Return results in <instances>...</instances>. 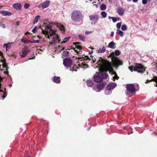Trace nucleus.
I'll list each match as a JSON object with an SVG mask.
<instances>
[{"label":"nucleus","mask_w":157,"mask_h":157,"mask_svg":"<svg viewBox=\"0 0 157 157\" xmlns=\"http://www.w3.org/2000/svg\"><path fill=\"white\" fill-rule=\"evenodd\" d=\"M148 1H149V2H150L151 1V0H148Z\"/></svg>","instance_id":"nucleus-55"},{"label":"nucleus","mask_w":157,"mask_h":157,"mask_svg":"<svg viewBox=\"0 0 157 157\" xmlns=\"http://www.w3.org/2000/svg\"><path fill=\"white\" fill-rule=\"evenodd\" d=\"M4 90H5H5H6V88H4Z\"/></svg>","instance_id":"nucleus-58"},{"label":"nucleus","mask_w":157,"mask_h":157,"mask_svg":"<svg viewBox=\"0 0 157 157\" xmlns=\"http://www.w3.org/2000/svg\"><path fill=\"white\" fill-rule=\"evenodd\" d=\"M126 89L130 93H132L136 90L134 85L132 84L126 85Z\"/></svg>","instance_id":"nucleus-8"},{"label":"nucleus","mask_w":157,"mask_h":157,"mask_svg":"<svg viewBox=\"0 0 157 157\" xmlns=\"http://www.w3.org/2000/svg\"><path fill=\"white\" fill-rule=\"evenodd\" d=\"M100 1V0H98V1Z\"/></svg>","instance_id":"nucleus-62"},{"label":"nucleus","mask_w":157,"mask_h":157,"mask_svg":"<svg viewBox=\"0 0 157 157\" xmlns=\"http://www.w3.org/2000/svg\"><path fill=\"white\" fill-rule=\"evenodd\" d=\"M60 47V46L59 45V46H58V47L59 48V47Z\"/></svg>","instance_id":"nucleus-59"},{"label":"nucleus","mask_w":157,"mask_h":157,"mask_svg":"<svg viewBox=\"0 0 157 157\" xmlns=\"http://www.w3.org/2000/svg\"><path fill=\"white\" fill-rule=\"evenodd\" d=\"M37 27H35L32 30V31L33 32L35 33L37 29Z\"/></svg>","instance_id":"nucleus-42"},{"label":"nucleus","mask_w":157,"mask_h":157,"mask_svg":"<svg viewBox=\"0 0 157 157\" xmlns=\"http://www.w3.org/2000/svg\"><path fill=\"white\" fill-rule=\"evenodd\" d=\"M29 4L27 3H25L24 5V7L25 9H28L29 6Z\"/></svg>","instance_id":"nucleus-37"},{"label":"nucleus","mask_w":157,"mask_h":157,"mask_svg":"<svg viewBox=\"0 0 157 157\" xmlns=\"http://www.w3.org/2000/svg\"><path fill=\"white\" fill-rule=\"evenodd\" d=\"M29 33V32H27L25 33V35H27Z\"/></svg>","instance_id":"nucleus-49"},{"label":"nucleus","mask_w":157,"mask_h":157,"mask_svg":"<svg viewBox=\"0 0 157 157\" xmlns=\"http://www.w3.org/2000/svg\"><path fill=\"white\" fill-rule=\"evenodd\" d=\"M35 56H33L32 58H29V59H34L35 58Z\"/></svg>","instance_id":"nucleus-46"},{"label":"nucleus","mask_w":157,"mask_h":157,"mask_svg":"<svg viewBox=\"0 0 157 157\" xmlns=\"http://www.w3.org/2000/svg\"><path fill=\"white\" fill-rule=\"evenodd\" d=\"M72 63V60L70 58H66L63 60V64L67 67H70Z\"/></svg>","instance_id":"nucleus-9"},{"label":"nucleus","mask_w":157,"mask_h":157,"mask_svg":"<svg viewBox=\"0 0 157 157\" xmlns=\"http://www.w3.org/2000/svg\"><path fill=\"white\" fill-rule=\"evenodd\" d=\"M95 3V2H94L93 3H93Z\"/></svg>","instance_id":"nucleus-57"},{"label":"nucleus","mask_w":157,"mask_h":157,"mask_svg":"<svg viewBox=\"0 0 157 157\" xmlns=\"http://www.w3.org/2000/svg\"><path fill=\"white\" fill-rule=\"evenodd\" d=\"M4 73H6L7 74V75H8V74H9V72H8V71H6V72H4Z\"/></svg>","instance_id":"nucleus-48"},{"label":"nucleus","mask_w":157,"mask_h":157,"mask_svg":"<svg viewBox=\"0 0 157 157\" xmlns=\"http://www.w3.org/2000/svg\"><path fill=\"white\" fill-rule=\"evenodd\" d=\"M95 3V2H94L93 3H93Z\"/></svg>","instance_id":"nucleus-56"},{"label":"nucleus","mask_w":157,"mask_h":157,"mask_svg":"<svg viewBox=\"0 0 157 157\" xmlns=\"http://www.w3.org/2000/svg\"><path fill=\"white\" fill-rule=\"evenodd\" d=\"M56 25L57 27L59 29L62 31L63 33L65 32V30L64 26L60 23H57Z\"/></svg>","instance_id":"nucleus-16"},{"label":"nucleus","mask_w":157,"mask_h":157,"mask_svg":"<svg viewBox=\"0 0 157 157\" xmlns=\"http://www.w3.org/2000/svg\"><path fill=\"white\" fill-rule=\"evenodd\" d=\"M147 74H148V72H147Z\"/></svg>","instance_id":"nucleus-60"},{"label":"nucleus","mask_w":157,"mask_h":157,"mask_svg":"<svg viewBox=\"0 0 157 157\" xmlns=\"http://www.w3.org/2000/svg\"><path fill=\"white\" fill-rule=\"evenodd\" d=\"M111 17L112 18V21L113 22H115L117 20L116 18L113 17H109V18Z\"/></svg>","instance_id":"nucleus-38"},{"label":"nucleus","mask_w":157,"mask_h":157,"mask_svg":"<svg viewBox=\"0 0 157 157\" xmlns=\"http://www.w3.org/2000/svg\"><path fill=\"white\" fill-rule=\"evenodd\" d=\"M106 8L105 5L104 4H102L100 6V9L101 10H105Z\"/></svg>","instance_id":"nucleus-29"},{"label":"nucleus","mask_w":157,"mask_h":157,"mask_svg":"<svg viewBox=\"0 0 157 157\" xmlns=\"http://www.w3.org/2000/svg\"><path fill=\"white\" fill-rule=\"evenodd\" d=\"M129 0V1H131V0Z\"/></svg>","instance_id":"nucleus-61"},{"label":"nucleus","mask_w":157,"mask_h":157,"mask_svg":"<svg viewBox=\"0 0 157 157\" xmlns=\"http://www.w3.org/2000/svg\"><path fill=\"white\" fill-rule=\"evenodd\" d=\"M117 12L119 15L122 16L124 13L125 10L123 8L119 7L117 10Z\"/></svg>","instance_id":"nucleus-15"},{"label":"nucleus","mask_w":157,"mask_h":157,"mask_svg":"<svg viewBox=\"0 0 157 157\" xmlns=\"http://www.w3.org/2000/svg\"><path fill=\"white\" fill-rule=\"evenodd\" d=\"M95 61H96V59H95L94 60H93V63H95Z\"/></svg>","instance_id":"nucleus-51"},{"label":"nucleus","mask_w":157,"mask_h":157,"mask_svg":"<svg viewBox=\"0 0 157 157\" xmlns=\"http://www.w3.org/2000/svg\"><path fill=\"white\" fill-rule=\"evenodd\" d=\"M64 56H67L69 55V52L68 51H65L63 52Z\"/></svg>","instance_id":"nucleus-39"},{"label":"nucleus","mask_w":157,"mask_h":157,"mask_svg":"<svg viewBox=\"0 0 157 157\" xmlns=\"http://www.w3.org/2000/svg\"><path fill=\"white\" fill-rule=\"evenodd\" d=\"M21 41L23 42L24 43H27L29 42H30L31 41L28 40L26 39H25L22 38L21 40Z\"/></svg>","instance_id":"nucleus-31"},{"label":"nucleus","mask_w":157,"mask_h":157,"mask_svg":"<svg viewBox=\"0 0 157 157\" xmlns=\"http://www.w3.org/2000/svg\"><path fill=\"white\" fill-rule=\"evenodd\" d=\"M64 49V47H62V49H61V50H60V51H61V50H63Z\"/></svg>","instance_id":"nucleus-50"},{"label":"nucleus","mask_w":157,"mask_h":157,"mask_svg":"<svg viewBox=\"0 0 157 157\" xmlns=\"http://www.w3.org/2000/svg\"><path fill=\"white\" fill-rule=\"evenodd\" d=\"M90 20L91 21L92 24H94L98 20V16L97 15H91L89 16Z\"/></svg>","instance_id":"nucleus-7"},{"label":"nucleus","mask_w":157,"mask_h":157,"mask_svg":"<svg viewBox=\"0 0 157 157\" xmlns=\"http://www.w3.org/2000/svg\"><path fill=\"white\" fill-rule=\"evenodd\" d=\"M78 68V67H77V66L76 65H74L72 68L71 69V71H77V70H75V69L76 68Z\"/></svg>","instance_id":"nucleus-35"},{"label":"nucleus","mask_w":157,"mask_h":157,"mask_svg":"<svg viewBox=\"0 0 157 157\" xmlns=\"http://www.w3.org/2000/svg\"><path fill=\"white\" fill-rule=\"evenodd\" d=\"M115 45V43L113 41H111L109 43L108 47L110 48H113Z\"/></svg>","instance_id":"nucleus-26"},{"label":"nucleus","mask_w":157,"mask_h":157,"mask_svg":"<svg viewBox=\"0 0 157 157\" xmlns=\"http://www.w3.org/2000/svg\"><path fill=\"white\" fill-rule=\"evenodd\" d=\"M45 26V30L42 29V33L46 35H47V37L50 39H52V43L53 44L56 43H59L60 40L59 39V37L57 34H55V32L52 29V26L50 24H44Z\"/></svg>","instance_id":"nucleus-2"},{"label":"nucleus","mask_w":157,"mask_h":157,"mask_svg":"<svg viewBox=\"0 0 157 157\" xmlns=\"http://www.w3.org/2000/svg\"><path fill=\"white\" fill-rule=\"evenodd\" d=\"M100 66L99 68V72H97L94 76V80L97 83H101L103 79H106L108 77V74L105 72L104 65L102 63V58H101L97 63Z\"/></svg>","instance_id":"nucleus-1"},{"label":"nucleus","mask_w":157,"mask_h":157,"mask_svg":"<svg viewBox=\"0 0 157 157\" xmlns=\"http://www.w3.org/2000/svg\"><path fill=\"white\" fill-rule=\"evenodd\" d=\"M40 16L38 15H37L35 17L34 21L33 22V24H34L35 23H36L39 20V19Z\"/></svg>","instance_id":"nucleus-25"},{"label":"nucleus","mask_w":157,"mask_h":157,"mask_svg":"<svg viewBox=\"0 0 157 157\" xmlns=\"http://www.w3.org/2000/svg\"><path fill=\"white\" fill-rule=\"evenodd\" d=\"M147 2V0H142V3L143 4L145 5L146 4Z\"/></svg>","instance_id":"nucleus-41"},{"label":"nucleus","mask_w":157,"mask_h":157,"mask_svg":"<svg viewBox=\"0 0 157 157\" xmlns=\"http://www.w3.org/2000/svg\"><path fill=\"white\" fill-rule=\"evenodd\" d=\"M102 63L104 65L105 69V72L107 73L109 71L110 73L114 75H117L116 71H114L112 67V64L106 59L102 58Z\"/></svg>","instance_id":"nucleus-4"},{"label":"nucleus","mask_w":157,"mask_h":157,"mask_svg":"<svg viewBox=\"0 0 157 157\" xmlns=\"http://www.w3.org/2000/svg\"><path fill=\"white\" fill-rule=\"evenodd\" d=\"M73 44L75 45V47L74 49L75 51L77 53H78V52L82 49V47L79 45L81 44L80 42H74Z\"/></svg>","instance_id":"nucleus-10"},{"label":"nucleus","mask_w":157,"mask_h":157,"mask_svg":"<svg viewBox=\"0 0 157 157\" xmlns=\"http://www.w3.org/2000/svg\"><path fill=\"white\" fill-rule=\"evenodd\" d=\"M71 37H68L64 38L62 39V41L61 42V43H65L68 41L69 40Z\"/></svg>","instance_id":"nucleus-22"},{"label":"nucleus","mask_w":157,"mask_h":157,"mask_svg":"<svg viewBox=\"0 0 157 157\" xmlns=\"http://www.w3.org/2000/svg\"><path fill=\"white\" fill-rule=\"evenodd\" d=\"M5 46L6 48V51H7L8 48H10L11 47V44L10 43L6 44L4 45V47Z\"/></svg>","instance_id":"nucleus-24"},{"label":"nucleus","mask_w":157,"mask_h":157,"mask_svg":"<svg viewBox=\"0 0 157 157\" xmlns=\"http://www.w3.org/2000/svg\"><path fill=\"white\" fill-rule=\"evenodd\" d=\"M120 54V52L119 50H116L115 52H112L111 54L112 56V59L113 62L114 67L116 68H118L119 65H121L123 64V62L120 60L118 58L115 56H119Z\"/></svg>","instance_id":"nucleus-3"},{"label":"nucleus","mask_w":157,"mask_h":157,"mask_svg":"<svg viewBox=\"0 0 157 157\" xmlns=\"http://www.w3.org/2000/svg\"><path fill=\"white\" fill-rule=\"evenodd\" d=\"M134 64L135 66H131L128 67L131 72H132L134 71L142 74L146 71V68L141 64L135 63Z\"/></svg>","instance_id":"nucleus-6"},{"label":"nucleus","mask_w":157,"mask_h":157,"mask_svg":"<svg viewBox=\"0 0 157 157\" xmlns=\"http://www.w3.org/2000/svg\"><path fill=\"white\" fill-rule=\"evenodd\" d=\"M16 25H17L18 26L19 25V22L18 21H16Z\"/></svg>","instance_id":"nucleus-45"},{"label":"nucleus","mask_w":157,"mask_h":157,"mask_svg":"<svg viewBox=\"0 0 157 157\" xmlns=\"http://www.w3.org/2000/svg\"><path fill=\"white\" fill-rule=\"evenodd\" d=\"M121 29L123 31H125L127 29V26L125 25H123L122 26Z\"/></svg>","instance_id":"nucleus-33"},{"label":"nucleus","mask_w":157,"mask_h":157,"mask_svg":"<svg viewBox=\"0 0 157 157\" xmlns=\"http://www.w3.org/2000/svg\"><path fill=\"white\" fill-rule=\"evenodd\" d=\"M132 1L134 2H137L138 0H132Z\"/></svg>","instance_id":"nucleus-47"},{"label":"nucleus","mask_w":157,"mask_h":157,"mask_svg":"<svg viewBox=\"0 0 157 157\" xmlns=\"http://www.w3.org/2000/svg\"><path fill=\"white\" fill-rule=\"evenodd\" d=\"M106 51V49L104 46H103L102 48H100L98 50V52L99 53H103L105 52Z\"/></svg>","instance_id":"nucleus-23"},{"label":"nucleus","mask_w":157,"mask_h":157,"mask_svg":"<svg viewBox=\"0 0 157 157\" xmlns=\"http://www.w3.org/2000/svg\"><path fill=\"white\" fill-rule=\"evenodd\" d=\"M117 33L121 37H122L124 35L123 32L121 30L117 29Z\"/></svg>","instance_id":"nucleus-28"},{"label":"nucleus","mask_w":157,"mask_h":157,"mask_svg":"<svg viewBox=\"0 0 157 157\" xmlns=\"http://www.w3.org/2000/svg\"><path fill=\"white\" fill-rule=\"evenodd\" d=\"M95 6H96V7H97V5L96 4L95 5Z\"/></svg>","instance_id":"nucleus-53"},{"label":"nucleus","mask_w":157,"mask_h":157,"mask_svg":"<svg viewBox=\"0 0 157 157\" xmlns=\"http://www.w3.org/2000/svg\"><path fill=\"white\" fill-rule=\"evenodd\" d=\"M86 83L88 86L90 87L92 86L94 84L93 81L90 79L86 81Z\"/></svg>","instance_id":"nucleus-20"},{"label":"nucleus","mask_w":157,"mask_h":157,"mask_svg":"<svg viewBox=\"0 0 157 157\" xmlns=\"http://www.w3.org/2000/svg\"><path fill=\"white\" fill-rule=\"evenodd\" d=\"M3 63L2 64V65L3 68L5 69L6 71H7L9 67H8L7 64L6 63V62H3Z\"/></svg>","instance_id":"nucleus-27"},{"label":"nucleus","mask_w":157,"mask_h":157,"mask_svg":"<svg viewBox=\"0 0 157 157\" xmlns=\"http://www.w3.org/2000/svg\"><path fill=\"white\" fill-rule=\"evenodd\" d=\"M101 14L102 17L104 18L106 17L107 16V13L105 11H102L101 13Z\"/></svg>","instance_id":"nucleus-34"},{"label":"nucleus","mask_w":157,"mask_h":157,"mask_svg":"<svg viewBox=\"0 0 157 157\" xmlns=\"http://www.w3.org/2000/svg\"><path fill=\"white\" fill-rule=\"evenodd\" d=\"M39 42V40H33L32 41H31L30 42V43H38Z\"/></svg>","instance_id":"nucleus-40"},{"label":"nucleus","mask_w":157,"mask_h":157,"mask_svg":"<svg viewBox=\"0 0 157 157\" xmlns=\"http://www.w3.org/2000/svg\"><path fill=\"white\" fill-rule=\"evenodd\" d=\"M114 33L113 32H111V34H110V36L112 37L114 35Z\"/></svg>","instance_id":"nucleus-44"},{"label":"nucleus","mask_w":157,"mask_h":157,"mask_svg":"<svg viewBox=\"0 0 157 157\" xmlns=\"http://www.w3.org/2000/svg\"><path fill=\"white\" fill-rule=\"evenodd\" d=\"M78 37L81 40L83 41H85V38L84 36L79 35H78Z\"/></svg>","instance_id":"nucleus-30"},{"label":"nucleus","mask_w":157,"mask_h":157,"mask_svg":"<svg viewBox=\"0 0 157 157\" xmlns=\"http://www.w3.org/2000/svg\"><path fill=\"white\" fill-rule=\"evenodd\" d=\"M53 81L57 83H60V77L55 76L53 78Z\"/></svg>","instance_id":"nucleus-21"},{"label":"nucleus","mask_w":157,"mask_h":157,"mask_svg":"<svg viewBox=\"0 0 157 157\" xmlns=\"http://www.w3.org/2000/svg\"><path fill=\"white\" fill-rule=\"evenodd\" d=\"M2 6H0V9L2 8Z\"/></svg>","instance_id":"nucleus-52"},{"label":"nucleus","mask_w":157,"mask_h":157,"mask_svg":"<svg viewBox=\"0 0 157 157\" xmlns=\"http://www.w3.org/2000/svg\"><path fill=\"white\" fill-rule=\"evenodd\" d=\"M13 6L14 8L19 10L21 9V5L20 3H16L13 5Z\"/></svg>","instance_id":"nucleus-18"},{"label":"nucleus","mask_w":157,"mask_h":157,"mask_svg":"<svg viewBox=\"0 0 157 157\" xmlns=\"http://www.w3.org/2000/svg\"><path fill=\"white\" fill-rule=\"evenodd\" d=\"M151 81H154L156 83V84L155 86L157 87V76L154 77L153 78L151 79L150 80H147L146 82H145V83H148V82H149Z\"/></svg>","instance_id":"nucleus-19"},{"label":"nucleus","mask_w":157,"mask_h":157,"mask_svg":"<svg viewBox=\"0 0 157 157\" xmlns=\"http://www.w3.org/2000/svg\"><path fill=\"white\" fill-rule=\"evenodd\" d=\"M117 86V84L115 83H110L108 84L105 88L106 90H110L113 89Z\"/></svg>","instance_id":"nucleus-12"},{"label":"nucleus","mask_w":157,"mask_h":157,"mask_svg":"<svg viewBox=\"0 0 157 157\" xmlns=\"http://www.w3.org/2000/svg\"><path fill=\"white\" fill-rule=\"evenodd\" d=\"M0 13L4 16H10L11 15V13L7 11H0Z\"/></svg>","instance_id":"nucleus-17"},{"label":"nucleus","mask_w":157,"mask_h":157,"mask_svg":"<svg viewBox=\"0 0 157 157\" xmlns=\"http://www.w3.org/2000/svg\"><path fill=\"white\" fill-rule=\"evenodd\" d=\"M119 77L117 75H114V77H113V78L114 79H118L119 78Z\"/></svg>","instance_id":"nucleus-43"},{"label":"nucleus","mask_w":157,"mask_h":157,"mask_svg":"<svg viewBox=\"0 0 157 157\" xmlns=\"http://www.w3.org/2000/svg\"><path fill=\"white\" fill-rule=\"evenodd\" d=\"M121 22H119V23H117V24L116 27H117V28L118 29H120L121 26Z\"/></svg>","instance_id":"nucleus-36"},{"label":"nucleus","mask_w":157,"mask_h":157,"mask_svg":"<svg viewBox=\"0 0 157 157\" xmlns=\"http://www.w3.org/2000/svg\"><path fill=\"white\" fill-rule=\"evenodd\" d=\"M50 2L48 1H46L45 2L42 3L39 5L40 7H42L43 9H44L48 7L49 6Z\"/></svg>","instance_id":"nucleus-14"},{"label":"nucleus","mask_w":157,"mask_h":157,"mask_svg":"<svg viewBox=\"0 0 157 157\" xmlns=\"http://www.w3.org/2000/svg\"><path fill=\"white\" fill-rule=\"evenodd\" d=\"M83 65V66H85V65H86V64H84Z\"/></svg>","instance_id":"nucleus-54"},{"label":"nucleus","mask_w":157,"mask_h":157,"mask_svg":"<svg viewBox=\"0 0 157 157\" xmlns=\"http://www.w3.org/2000/svg\"><path fill=\"white\" fill-rule=\"evenodd\" d=\"M22 53L21 55V57H25L27 55L28 52L30 51L28 47L25 46L22 49Z\"/></svg>","instance_id":"nucleus-11"},{"label":"nucleus","mask_w":157,"mask_h":157,"mask_svg":"<svg viewBox=\"0 0 157 157\" xmlns=\"http://www.w3.org/2000/svg\"><path fill=\"white\" fill-rule=\"evenodd\" d=\"M83 17L81 12L78 10L73 11L71 15V20L74 22H79L82 20Z\"/></svg>","instance_id":"nucleus-5"},{"label":"nucleus","mask_w":157,"mask_h":157,"mask_svg":"<svg viewBox=\"0 0 157 157\" xmlns=\"http://www.w3.org/2000/svg\"><path fill=\"white\" fill-rule=\"evenodd\" d=\"M106 83L105 82H103L102 83L98 84L96 86L98 90H97V92H99L101 90L104 88L105 86L106 85Z\"/></svg>","instance_id":"nucleus-13"},{"label":"nucleus","mask_w":157,"mask_h":157,"mask_svg":"<svg viewBox=\"0 0 157 157\" xmlns=\"http://www.w3.org/2000/svg\"><path fill=\"white\" fill-rule=\"evenodd\" d=\"M0 56H2V58L3 59H2V62H6V59L3 56V53L1 51H0Z\"/></svg>","instance_id":"nucleus-32"}]
</instances>
